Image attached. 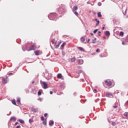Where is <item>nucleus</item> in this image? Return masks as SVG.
Listing matches in <instances>:
<instances>
[{"mask_svg": "<svg viewBox=\"0 0 128 128\" xmlns=\"http://www.w3.org/2000/svg\"><path fill=\"white\" fill-rule=\"evenodd\" d=\"M48 18L50 20H56L58 18V15L56 13H50L48 15Z\"/></svg>", "mask_w": 128, "mask_h": 128, "instance_id": "obj_1", "label": "nucleus"}, {"mask_svg": "<svg viewBox=\"0 0 128 128\" xmlns=\"http://www.w3.org/2000/svg\"><path fill=\"white\" fill-rule=\"evenodd\" d=\"M42 76L46 78L48 80H52V77L48 76V73L47 72H43Z\"/></svg>", "mask_w": 128, "mask_h": 128, "instance_id": "obj_2", "label": "nucleus"}, {"mask_svg": "<svg viewBox=\"0 0 128 128\" xmlns=\"http://www.w3.org/2000/svg\"><path fill=\"white\" fill-rule=\"evenodd\" d=\"M104 84L108 86V87L110 86L112 84V82L110 80H106L104 82Z\"/></svg>", "mask_w": 128, "mask_h": 128, "instance_id": "obj_3", "label": "nucleus"}, {"mask_svg": "<svg viewBox=\"0 0 128 128\" xmlns=\"http://www.w3.org/2000/svg\"><path fill=\"white\" fill-rule=\"evenodd\" d=\"M40 84L44 86V88L46 89L48 88V84L45 82H40Z\"/></svg>", "mask_w": 128, "mask_h": 128, "instance_id": "obj_4", "label": "nucleus"}, {"mask_svg": "<svg viewBox=\"0 0 128 128\" xmlns=\"http://www.w3.org/2000/svg\"><path fill=\"white\" fill-rule=\"evenodd\" d=\"M57 78H60V80H64V76H62V74H60V73L58 74H57Z\"/></svg>", "mask_w": 128, "mask_h": 128, "instance_id": "obj_5", "label": "nucleus"}, {"mask_svg": "<svg viewBox=\"0 0 128 128\" xmlns=\"http://www.w3.org/2000/svg\"><path fill=\"white\" fill-rule=\"evenodd\" d=\"M106 96L108 98H113V94H112V93L109 92H107L106 93Z\"/></svg>", "mask_w": 128, "mask_h": 128, "instance_id": "obj_6", "label": "nucleus"}, {"mask_svg": "<svg viewBox=\"0 0 128 128\" xmlns=\"http://www.w3.org/2000/svg\"><path fill=\"white\" fill-rule=\"evenodd\" d=\"M104 34L106 36H110V31L108 30L105 31Z\"/></svg>", "mask_w": 128, "mask_h": 128, "instance_id": "obj_7", "label": "nucleus"}, {"mask_svg": "<svg viewBox=\"0 0 128 128\" xmlns=\"http://www.w3.org/2000/svg\"><path fill=\"white\" fill-rule=\"evenodd\" d=\"M32 112L36 113L38 112V108H31Z\"/></svg>", "mask_w": 128, "mask_h": 128, "instance_id": "obj_8", "label": "nucleus"}, {"mask_svg": "<svg viewBox=\"0 0 128 128\" xmlns=\"http://www.w3.org/2000/svg\"><path fill=\"white\" fill-rule=\"evenodd\" d=\"M124 116L125 118H128V112H125L124 114Z\"/></svg>", "mask_w": 128, "mask_h": 128, "instance_id": "obj_9", "label": "nucleus"}, {"mask_svg": "<svg viewBox=\"0 0 128 128\" xmlns=\"http://www.w3.org/2000/svg\"><path fill=\"white\" fill-rule=\"evenodd\" d=\"M80 40L82 42H86V38H84V36L81 37Z\"/></svg>", "mask_w": 128, "mask_h": 128, "instance_id": "obj_10", "label": "nucleus"}, {"mask_svg": "<svg viewBox=\"0 0 128 128\" xmlns=\"http://www.w3.org/2000/svg\"><path fill=\"white\" fill-rule=\"evenodd\" d=\"M78 64H84V60H78Z\"/></svg>", "mask_w": 128, "mask_h": 128, "instance_id": "obj_11", "label": "nucleus"}, {"mask_svg": "<svg viewBox=\"0 0 128 128\" xmlns=\"http://www.w3.org/2000/svg\"><path fill=\"white\" fill-rule=\"evenodd\" d=\"M78 50H80V52H84V49L82 47H78Z\"/></svg>", "mask_w": 128, "mask_h": 128, "instance_id": "obj_12", "label": "nucleus"}, {"mask_svg": "<svg viewBox=\"0 0 128 128\" xmlns=\"http://www.w3.org/2000/svg\"><path fill=\"white\" fill-rule=\"evenodd\" d=\"M78 10V6L73 7L72 12H76Z\"/></svg>", "mask_w": 128, "mask_h": 128, "instance_id": "obj_13", "label": "nucleus"}, {"mask_svg": "<svg viewBox=\"0 0 128 128\" xmlns=\"http://www.w3.org/2000/svg\"><path fill=\"white\" fill-rule=\"evenodd\" d=\"M52 42H54V44H55V46H56V44H58V41L57 40H56V39L55 38H53L52 40Z\"/></svg>", "mask_w": 128, "mask_h": 128, "instance_id": "obj_14", "label": "nucleus"}, {"mask_svg": "<svg viewBox=\"0 0 128 128\" xmlns=\"http://www.w3.org/2000/svg\"><path fill=\"white\" fill-rule=\"evenodd\" d=\"M30 50H34V46L32 45L30 48Z\"/></svg>", "mask_w": 128, "mask_h": 128, "instance_id": "obj_15", "label": "nucleus"}, {"mask_svg": "<svg viewBox=\"0 0 128 128\" xmlns=\"http://www.w3.org/2000/svg\"><path fill=\"white\" fill-rule=\"evenodd\" d=\"M34 53L35 54L36 56H39L40 55V51L39 50L34 51Z\"/></svg>", "mask_w": 128, "mask_h": 128, "instance_id": "obj_16", "label": "nucleus"}, {"mask_svg": "<svg viewBox=\"0 0 128 128\" xmlns=\"http://www.w3.org/2000/svg\"><path fill=\"white\" fill-rule=\"evenodd\" d=\"M26 48V45L22 46V50L23 52H26V50L24 49V48Z\"/></svg>", "mask_w": 128, "mask_h": 128, "instance_id": "obj_17", "label": "nucleus"}, {"mask_svg": "<svg viewBox=\"0 0 128 128\" xmlns=\"http://www.w3.org/2000/svg\"><path fill=\"white\" fill-rule=\"evenodd\" d=\"M98 18H102V13L100 12H98Z\"/></svg>", "mask_w": 128, "mask_h": 128, "instance_id": "obj_18", "label": "nucleus"}, {"mask_svg": "<svg viewBox=\"0 0 128 128\" xmlns=\"http://www.w3.org/2000/svg\"><path fill=\"white\" fill-rule=\"evenodd\" d=\"M73 12L75 16H78V13L76 11H74Z\"/></svg>", "mask_w": 128, "mask_h": 128, "instance_id": "obj_19", "label": "nucleus"}, {"mask_svg": "<svg viewBox=\"0 0 128 128\" xmlns=\"http://www.w3.org/2000/svg\"><path fill=\"white\" fill-rule=\"evenodd\" d=\"M54 124V122L53 120H50V122H49V125L52 126Z\"/></svg>", "mask_w": 128, "mask_h": 128, "instance_id": "obj_20", "label": "nucleus"}, {"mask_svg": "<svg viewBox=\"0 0 128 128\" xmlns=\"http://www.w3.org/2000/svg\"><path fill=\"white\" fill-rule=\"evenodd\" d=\"M55 48H60V44H58L57 45L56 44H54Z\"/></svg>", "mask_w": 128, "mask_h": 128, "instance_id": "obj_21", "label": "nucleus"}, {"mask_svg": "<svg viewBox=\"0 0 128 128\" xmlns=\"http://www.w3.org/2000/svg\"><path fill=\"white\" fill-rule=\"evenodd\" d=\"M71 62H76V57L72 58H71Z\"/></svg>", "mask_w": 128, "mask_h": 128, "instance_id": "obj_22", "label": "nucleus"}, {"mask_svg": "<svg viewBox=\"0 0 128 128\" xmlns=\"http://www.w3.org/2000/svg\"><path fill=\"white\" fill-rule=\"evenodd\" d=\"M96 38H94V39L92 40V44H96Z\"/></svg>", "mask_w": 128, "mask_h": 128, "instance_id": "obj_23", "label": "nucleus"}, {"mask_svg": "<svg viewBox=\"0 0 128 128\" xmlns=\"http://www.w3.org/2000/svg\"><path fill=\"white\" fill-rule=\"evenodd\" d=\"M10 120H11L16 121V118L15 117H11Z\"/></svg>", "mask_w": 128, "mask_h": 128, "instance_id": "obj_24", "label": "nucleus"}, {"mask_svg": "<svg viewBox=\"0 0 128 128\" xmlns=\"http://www.w3.org/2000/svg\"><path fill=\"white\" fill-rule=\"evenodd\" d=\"M82 70H78L76 72V73L78 74H82Z\"/></svg>", "mask_w": 128, "mask_h": 128, "instance_id": "obj_25", "label": "nucleus"}, {"mask_svg": "<svg viewBox=\"0 0 128 128\" xmlns=\"http://www.w3.org/2000/svg\"><path fill=\"white\" fill-rule=\"evenodd\" d=\"M12 104H13L14 106H16V101L15 100H12Z\"/></svg>", "mask_w": 128, "mask_h": 128, "instance_id": "obj_26", "label": "nucleus"}, {"mask_svg": "<svg viewBox=\"0 0 128 128\" xmlns=\"http://www.w3.org/2000/svg\"><path fill=\"white\" fill-rule=\"evenodd\" d=\"M120 36H124V32H120Z\"/></svg>", "mask_w": 128, "mask_h": 128, "instance_id": "obj_27", "label": "nucleus"}, {"mask_svg": "<svg viewBox=\"0 0 128 128\" xmlns=\"http://www.w3.org/2000/svg\"><path fill=\"white\" fill-rule=\"evenodd\" d=\"M19 122H20V123L22 124L24 122V120L22 119L19 120Z\"/></svg>", "mask_w": 128, "mask_h": 128, "instance_id": "obj_28", "label": "nucleus"}, {"mask_svg": "<svg viewBox=\"0 0 128 128\" xmlns=\"http://www.w3.org/2000/svg\"><path fill=\"white\" fill-rule=\"evenodd\" d=\"M98 30V29H96L93 31L94 34H96V32Z\"/></svg>", "mask_w": 128, "mask_h": 128, "instance_id": "obj_29", "label": "nucleus"}, {"mask_svg": "<svg viewBox=\"0 0 128 128\" xmlns=\"http://www.w3.org/2000/svg\"><path fill=\"white\" fill-rule=\"evenodd\" d=\"M42 124L44 125V126H46V120H44L42 122Z\"/></svg>", "mask_w": 128, "mask_h": 128, "instance_id": "obj_30", "label": "nucleus"}, {"mask_svg": "<svg viewBox=\"0 0 128 128\" xmlns=\"http://www.w3.org/2000/svg\"><path fill=\"white\" fill-rule=\"evenodd\" d=\"M98 6H102V2H98Z\"/></svg>", "mask_w": 128, "mask_h": 128, "instance_id": "obj_31", "label": "nucleus"}, {"mask_svg": "<svg viewBox=\"0 0 128 128\" xmlns=\"http://www.w3.org/2000/svg\"><path fill=\"white\" fill-rule=\"evenodd\" d=\"M95 22H96L97 23L100 24V20H98V18L94 19Z\"/></svg>", "mask_w": 128, "mask_h": 128, "instance_id": "obj_32", "label": "nucleus"}, {"mask_svg": "<svg viewBox=\"0 0 128 128\" xmlns=\"http://www.w3.org/2000/svg\"><path fill=\"white\" fill-rule=\"evenodd\" d=\"M66 46V42L62 43V44L61 45V46L62 48H64Z\"/></svg>", "mask_w": 128, "mask_h": 128, "instance_id": "obj_33", "label": "nucleus"}, {"mask_svg": "<svg viewBox=\"0 0 128 128\" xmlns=\"http://www.w3.org/2000/svg\"><path fill=\"white\" fill-rule=\"evenodd\" d=\"M7 76H12V72H8V74H7Z\"/></svg>", "mask_w": 128, "mask_h": 128, "instance_id": "obj_34", "label": "nucleus"}, {"mask_svg": "<svg viewBox=\"0 0 128 128\" xmlns=\"http://www.w3.org/2000/svg\"><path fill=\"white\" fill-rule=\"evenodd\" d=\"M128 11V9H126L125 10L124 12H123V14H124V16H126V12Z\"/></svg>", "mask_w": 128, "mask_h": 128, "instance_id": "obj_35", "label": "nucleus"}, {"mask_svg": "<svg viewBox=\"0 0 128 128\" xmlns=\"http://www.w3.org/2000/svg\"><path fill=\"white\" fill-rule=\"evenodd\" d=\"M40 118L42 119V121H44V118L43 116H42V117H40Z\"/></svg>", "mask_w": 128, "mask_h": 128, "instance_id": "obj_36", "label": "nucleus"}, {"mask_svg": "<svg viewBox=\"0 0 128 128\" xmlns=\"http://www.w3.org/2000/svg\"><path fill=\"white\" fill-rule=\"evenodd\" d=\"M101 32L100 31H98V36H100L102 35L100 34H101Z\"/></svg>", "mask_w": 128, "mask_h": 128, "instance_id": "obj_37", "label": "nucleus"}, {"mask_svg": "<svg viewBox=\"0 0 128 128\" xmlns=\"http://www.w3.org/2000/svg\"><path fill=\"white\" fill-rule=\"evenodd\" d=\"M112 125L114 126H116V122H112Z\"/></svg>", "mask_w": 128, "mask_h": 128, "instance_id": "obj_38", "label": "nucleus"}, {"mask_svg": "<svg viewBox=\"0 0 128 128\" xmlns=\"http://www.w3.org/2000/svg\"><path fill=\"white\" fill-rule=\"evenodd\" d=\"M33 122H34V121H33V120H32V119H30V120H29L30 123H32Z\"/></svg>", "mask_w": 128, "mask_h": 128, "instance_id": "obj_39", "label": "nucleus"}, {"mask_svg": "<svg viewBox=\"0 0 128 128\" xmlns=\"http://www.w3.org/2000/svg\"><path fill=\"white\" fill-rule=\"evenodd\" d=\"M42 95V92L40 91H38V96H41Z\"/></svg>", "mask_w": 128, "mask_h": 128, "instance_id": "obj_40", "label": "nucleus"}, {"mask_svg": "<svg viewBox=\"0 0 128 128\" xmlns=\"http://www.w3.org/2000/svg\"><path fill=\"white\" fill-rule=\"evenodd\" d=\"M8 74H7L6 76V80H8Z\"/></svg>", "mask_w": 128, "mask_h": 128, "instance_id": "obj_41", "label": "nucleus"}, {"mask_svg": "<svg viewBox=\"0 0 128 128\" xmlns=\"http://www.w3.org/2000/svg\"><path fill=\"white\" fill-rule=\"evenodd\" d=\"M96 52H100V49L97 48V49L96 50Z\"/></svg>", "mask_w": 128, "mask_h": 128, "instance_id": "obj_42", "label": "nucleus"}, {"mask_svg": "<svg viewBox=\"0 0 128 128\" xmlns=\"http://www.w3.org/2000/svg\"><path fill=\"white\" fill-rule=\"evenodd\" d=\"M6 82L7 81H6V80L2 81V84H6Z\"/></svg>", "mask_w": 128, "mask_h": 128, "instance_id": "obj_43", "label": "nucleus"}, {"mask_svg": "<svg viewBox=\"0 0 128 128\" xmlns=\"http://www.w3.org/2000/svg\"><path fill=\"white\" fill-rule=\"evenodd\" d=\"M17 102H20V98L17 100Z\"/></svg>", "mask_w": 128, "mask_h": 128, "instance_id": "obj_44", "label": "nucleus"}, {"mask_svg": "<svg viewBox=\"0 0 128 128\" xmlns=\"http://www.w3.org/2000/svg\"><path fill=\"white\" fill-rule=\"evenodd\" d=\"M62 56H66V53L64 52V51H62Z\"/></svg>", "mask_w": 128, "mask_h": 128, "instance_id": "obj_45", "label": "nucleus"}, {"mask_svg": "<svg viewBox=\"0 0 128 128\" xmlns=\"http://www.w3.org/2000/svg\"><path fill=\"white\" fill-rule=\"evenodd\" d=\"M47 115H48V114L45 113V114H44V117H46V116H47Z\"/></svg>", "mask_w": 128, "mask_h": 128, "instance_id": "obj_46", "label": "nucleus"}, {"mask_svg": "<svg viewBox=\"0 0 128 128\" xmlns=\"http://www.w3.org/2000/svg\"><path fill=\"white\" fill-rule=\"evenodd\" d=\"M18 124V122H15L14 126H16Z\"/></svg>", "mask_w": 128, "mask_h": 128, "instance_id": "obj_47", "label": "nucleus"}, {"mask_svg": "<svg viewBox=\"0 0 128 128\" xmlns=\"http://www.w3.org/2000/svg\"><path fill=\"white\" fill-rule=\"evenodd\" d=\"M2 80H6V78H2Z\"/></svg>", "mask_w": 128, "mask_h": 128, "instance_id": "obj_48", "label": "nucleus"}, {"mask_svg": "<svg viewBox=\"0 0 128 128\" xmlns=\"http://www.w3.org/2000/svg\"><path fill=\"white\" fill-rule=\"evenodd\" d=\"M94 92L96 93L97 92V90L96 89L94 90Z\"/></svg>", "mask_w": 128, "mask_h": 128, "instance_id": "obj_49", "label": "nucleus"}, {"mask_svg": "<svg viewBox=\"0 0 128 128\" xmlns=\"http://www.w3.org/2000/svg\"><path fill=\"white\" fill-rule=\"evenodd\" d=\"M122 44L123 46H124V41H122Z\"/></svg>", "mask_w": 128, "mask_h": 128, "instance_id": "obj_50", "label": "nucleus"}, {"mask_svg": "<svg viewBox=\"0 0 128 128\" xmlns=\"http://www.w3.org/2000/svg\"><path fill=\"white\" fill-rule=\"evenodd\" d=\"M117 106H113V108H117Z\"/></svg>", "mask_w": 128, "mask_h": 128, "instance_id": "obj_51", "label": "nucleus"}, {"mask_svg": "<svg viewBox=\"0 0 128 128\" xmlns=\"http://www.w3.org/2000/svg\"><path fill=\"white\" fill-rule=\"evenodd\" d=\"M90 39L88 40V41H87L88 44V42H90Z\"/></svg>", "mask_w": 128, "mask_h": 128, "instance_id": "obj_52", "label": "nucleus"}, {"mask_svg": "<svg viewBox=\"0 0 128 128\" xmlns=\"http://www.w3.org/2000/svg\"><path fill=\"white\" fill-rule=\"evenodd\" d=\"M50 94H53L52 91H50Z\"/></svg>", "mask_w": 128, "mask_h": 128, "instance_id": "obj_53", "label": "nucleus"}, {"mask_svg": "<svg viewBox=\"0 0 128 128\" xmlns=\"http://www.w3.org/2000/svg\"><path fill=\"white\" fill-rule=\"evenodd\" d=\"M99 24H100V23H97V24H96V26H98Z\"/></svg>", "mask_w": 128, "mask_h": 128, "instance_id": "obj_54", "label": "nucleus"}, {"mask_svg": "<svg viewBox=\"0 0 128 128\" xmlns=\"http://www.w3.org/2000/svg\"><path fill=\"white\" fill-rule=\"evenodd\" d=\"M103 38H104V40H106V37L104 36V37H103Z\"/></svg>", "mask_w": 128, "mask_h": 128, "instance_id": "obj_55", "label": "nucleus"}, {"mask_svg": "<svg viewBox=\"0 0 128 128\" xmlns=\"http://www.w3.org/2000/svg\"><path fill=\"white\" fill-rule=\"evenodd\" d=\"M100 58H102V56H102V54H100Z\"/></svg>", "mask_w": 128, "mask_h": 128, "instance_id": "obj_56", "label": "nucleus"}, {"mask_svg": "<svg viewBox=\"0 0 128 128\" xmlns=\"http://www.w3.org/2000/svg\"><path fill=\"white\" fill-rule=\"evenodd\" d=\"M90 36H94V34H93V33H90Z\"/></svg>", "mask_w": 128, "mask_h": 128, "instance_id": "obj_57", "label": "nucleus"}, {"mask_svg": "<svg viewBox=\"0 0 128 128\" xmlns=\"http://www.w3.org/2000/svg\"><path fill=\"white\" fill-rule=\"evenodd\" d=\"M102 30H104V26H103V27L102 28Z\"/></svg>", "mask_w": 128, "mask_h": 128, "instance_id": "obj_58", "label": "nucleus"}, {"mask_svg": "<svg viewBox=\"0 0 128 128\" xmlns=\"http://www.w3.org/2000/svg\"><path fill=\"white\" fill-rule=\"evenodd\" d=\"M92 56H94V54H96V53L92 54Z\"/></svg>", "mask_w": 128, "mask_h": 128, "instance_id": "obj_59", "label": "nucleus"}, {"mask_svg": "<svg viewBox=\"0 0 128 128\" xmlns=\"http://www.w3.org/2000/svg\"><path fill=\"white\" fill-rule=\"evenodd\" d=\"M38 73H37V74L36 75L37 76H38Z\"/></svg>", "mask_w": 128, "mask_h": 128, "instance_id": "obj_60", "label": "nucleus"}, {"mask_svg": "<svg viewBox=\"0 0 128 128\" xmlns=\"http://www.w3.org/2000/svg\"><path fill=\"white\" fill-rule=\"evenodd\" d=\"M58 44H60H60H62V42H60V43Z\"/></svg>", "mask_w": 128, "mask_h": 128, "instance_id": "obj_61", "label": "nucleus"}, {"mask_svg": "<svg viewBox=\"0 0 128 128\" xmlns=\"http://www.w3.org/2000/svg\"><path fill=\"white\" fill-rule=\"evenodd\" d=\"M58 44H60H60H62V42H60V43Z\"/></svg>", "mask_w": 128, "mask_h": 128, "instance_id": "obj_62", "label": "nucleus"}, {"mask_svg": "<svg viewBox=\"0 0 128 128\" xmlns=\"http://www.w3.org/2000/svg\"><path fill=\"white\" fill-rule=\"evenodd\" d=\"M90 4V2H87V4Z\"/></svg>", "mask_w": 128, "mask_h": 128, "instance_id": "obj_63", "label": "nucleus"}, {"mask_svg": "<svg viewBox=\"0 0 128 128\" xmlns=\"http://www.w3.org/2000/svg\"><path fill=\"white\" fill-rule=\"evenodd\" d=\"M34 82H32V84H34Z\"/></svg>", "mask_w": 128, "mask_h": 128, "instance_id": "obj_64", "label": "nucleus"}]
</instances>
